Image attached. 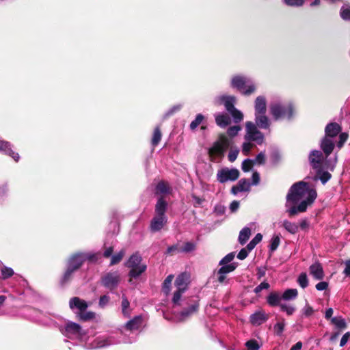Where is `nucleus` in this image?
I'll return each mask as SVG.
<instances>
[{
	"mask_svg": "<svg viewBox=\"0 0 350 350\" xmlns=\"http://www.w3.org/2000/svg\"><path fill=\"white\" fill-rule=\"evenodd\" d=\"M280 243V238L279 235H274L270 243V250L271 252H273L276 250V249L278 247Z\"/></svg>",
	"mask_w": 350,
	"mask_h": 350,
	"instance_id": "obj_48",
	"label": "nucleus"
},
{
	"mask_svg": "<svg viewBox=\"0 0 350 350\" xmlns=\"http://www.w3.org/2000/svg\"><path fill=\"white\" fill-rule=\"evenodd\" d=\"M297 282L299 285L302 288H305L308 285V280L307 278V275L306 273H301L297 279Z\"/></svg>",
	"mask_w": 350,
	"mask_h": 350,
	"instance_id": "obj_47",
	"label": "nucleus"
},
{
	"mask_svg": "<svg viewBox=\"0 0 350 350\" xmlns=\"http://www.w3.org/2000/svg\"><path fill=\"white\" fill-rule=\"evenodd\" d=\"M167 208V201L162 197L159 198L155 204V214L150 222L151 232H155L161 230L167 223V217L165 215Z\"/></svg>",
	"mask_w": 350,
	"mask_h": 350,
	"instance_id": "obj_5",
	"label": "nucleus"
},
{
	"mask_svg": "<svg viewBox=\"0 0 350 350\" xmlns=\"http://www.w3.org/2000/svg\"><path fill=\"white\" fill-rule=\"evenodd\" d=\"M286 326V322L284 319H282L280 321H278L277 323H275L273 326V331L274 333L277 336H282L283 334V332L284 330V327Z\"/></svg>",
	"mask_w": 350,
	"mask_h": 350,
	"instance_id": "obj_38",
	"label": "nucleus"
},
{
	"mask_svg": "<svg viewBox=\"0 0 350 350\" xmlns=\"http://www.w3.org/2000/svg\"><path fill=\"white\" fill-rule=\"evenodd\" d=\"M331 323L340 329H344L347 325L345 320L340 317L332 318Z\"/></svg>",
	"mask_w": 350,
	"mask_h": 350,
	"instance_id": "obj_44",
	"label": "nucleus"
},
{
	"mask_svg": "<svg viewBox=\"0 0 350 350\" xmlns=\"http://www.w3.org/2000/svg\"><path fill=\"white\" fill-rule=\"evenodd\" d=\"M268 315L263 310H258L250 316V322L253 325L258 326L268 320Z\"/></svg>",
	"mask_w": 350,
	"mask_h": 350,
	"instance_id": "obj_21",
	"label": "nucleus"
},
{
	"mask_svg": "<svg viewBox=\"0 0 350 350\" xmlns=\"http://www.w3.org/2000/svg\"><path fill=\"white\" fill-rule=\"evenodd\" d=\"M267 100L264 96H258L254 100V114L266 113Z\"/></svg>",
	"mask_w": 350,
	"mask_h": 350,
	"instance_id": "obj_26",
	"label": "nucleus"
},
{
	"mask_svg": "<svg viewBox=\"0 0 350 350\" xmlns=\"http://www.w3.org/2000/svg\"><path fill=\"white\" fill-rule=\"evenodd\" d=\"M121 310H122V315L124 317L128 318L130 317V314L131 312V309L130 308V303H129L128 299L125 296H122V297Z\"/></svg>",
	"mask_w": 350,
	"mask_h": 350,
	"instance_id": "obj_31",
	"label": "nucleus"
},
{
	"mask_svg": "<svg viewBox=\"0 0 350 350\" xmlns=\"http://www.w3.org/2000/svg\"><path fill=\"white\" fill-rule=\"evenodd\" d=\"M232 117L233 122L234 123H239L241 122L243 119V113L237 109V108H234L232 111L228 112Z\"/></svg>",
	"mask_w": 350,
	"mask_h": 350,
	"instance_id": "obj_39",
	"label": "nucleus"
},
{
	"mask_svg": "<svg viewBox=\"0 0 350 350\" xmlns=\"http://www.w3.org/2000/svg\"><path fill=\"white\" fill-rule=\"evenodd\" d=\"M252 164L253 160L250 159H245L241 165L242 170L245 172H249L252 168Z\"/></svg>",
	"mask_w": 350,
	"mask_h": 350,
	"instance_id": "obj_54",
	"label": "nucleus"
},
{
	"mask_svg": "<svg viewBox=\"0 0 350 350\" xmlns=\"http://www.w3.org/2000/svg\"><path fill=\"white\" fill-rule=\"evenodd\" d=\"M0 271L2 280H7L14 274V271L11 267L4 265L1 262H0Z\"/></svg>",
	"mask_w": 350,
	"mask_h": 350,
	"instance_id": "obj_30",
	"label": "nucleus"
},
{
	"mask_svg": "<svg viewBox=\"0 0 350 350\" xmlns=\"http://www.w3.org/2000/svg\"><path fill=\"white\" fill-rule=\"evenodd\" d=\"M203 119H204L203 115H202L201 113L198 114L196 116L195 120L191 122L190 129L191 130H194L195 129H196L201 124Z\"/></svg>",
	"mask_w": 350,
	"mask_h": 350,
	"instance_id": "obj_51",
	"label": "nucleus"
},
{
	"mask_svg": "<svg viewBox=\"0 0 350 350\" xmlns=\"http://www.w3.org/2000/svg\"><path fill=\"white\" fill-rule=\"evenodd\" d=\"M199 304L197 300H194L188 308L183 309L180 313V320L184 321L189 316L196 312L198 310Z\"/></svg>",
	"mask_w": 350,
	"mask_h": 350,
	"instance_id": "obj_24",
	"label": "nucleus"
},
{
	"mask_svg": "<svg viewBox=\"0 0 350 350\" xmlns=\"http://www.w3.org/2000/svg\"><path fill=\"white\" fill-rule=\"evenodd\" d=\"M247 350H259L260 346L255 340H250L245 343Z\"/></svg>",
	"mask_w": 350,
	"mask_h": 350,
	"instance_id": "obj_57",
	"label": "nucleus"
},
{
	"mask_svg": "<svg viewBox=\"0 0 350 350\" xmlns=\"http://www.w3.org/2000/svg\"><path fill=\"white\" fill-rule=\"evenodd\" d=\"M124 265L130 269L129 276L131 278H138L147 269V265L142 262V257L138 252L131 255Z\"/></svg>",
	"mask_w": 350,
	"mask_h": 350,
	"instance_id": "obj_8",
	"label": "nucleus"
},
{
	"mask_svg": "<svg viewBox=\"0 0 350 350\" xmlns=\"http://www.w3.org/2000/svg\"><path fill=\"white\" fill-rule=\"evenodd\" d=\"M341 126L336 122H331L327 124L325 128V136L328 138L336 139V137L340 133Z\"/></svg>",
	"mask_w": 350,
	"mask_h": 350,
	"instance_id": "obj_19",
	"label": "nucleus"
},
{
	"mask_svg": "<svg viewBox=\"0 0 350 350\" xmlns=\"http://www.w3.org/2000/svg\"><path fill=\"white\" fill-rule=\"evenodd\" d=\"M110 299L109 296L105 295L100 297L99 301H98V306L100 308H105L109 303Z\"/></svg>",
	"mask_w": 350,
	"mask_h": 350,
	"instance_id": "obj_62",
	"label": "nucleus"
},
{
	"mask_svg": "<svg viewBox=\"0 0 350 350\" xmlns=\"http://www.w3.org/2000/svg\"><path fill=\"white\" fill-rule=\"evenodd\" d=\"M280 307L281 310L285 312L288 315H292L295 311V308L292 305L281 304Z\"/></svg>",
	"mask_w": 350,
	"mask_h": 350,
	"instance_id": "obj_50",
	"label": "nucleus"
},
{
	"mask_svg": "<svg viewBox=\"0 0 350 350\" xmlns=\"http://www.w3.org/2000/svg\"><path fill=\"white\" fill-rule=\"evenodd\" d=\"M251 235V230L248 227L243 228L239 232V241L240 244L244 245Z\"/></svg>",
	"mask_w": 350,
	"mask_h": 350,
	"instance_id": "obj_33",
	"label": "nucleus"
},
{
	"mask_svg": "<svg viewBox=\"0 0 350 350\" xmlns=\"http://www.w3.org/2000/svg\"><path fill=\"white\" fill-rule=\"evenodd\" d=\"M221 267L215 272L217 277V281L220 284H226L228 283L227 274L232 272L237 267L236 262L230 263L229 265H219Z\"/></svg>",
	"mask_w": 350,
	"mask_h": 350,
	"instance_id": "obj_14",
	"label": "nucleus"
},
{
	"mask_svg": "<svg viewBox=\"0 0 350 350\" xmlns=\"http://www.w3.org/2000/svg\"><path fill=\"white\" fill-rule=\"evenodd\" d=\"M338 138L339 140L338 142H336V146L338 147V149H340L347 140L348 134L346 133H340Z\"/></svg>",
	"mask_w": 350,
	"mask_h": 350,
	"instance_id": "obj_53",
	"label": "nucleus"
},
{
	"mask_svg": "<svg viewBox=\"0 0 350 350\" xmlns=\"http://www.w3.org/2000/svg\"><path fill=\"white\" fill-rule=\"evenodd\" d=\"M298 295L297 290L295 288H289L286 290L282 295V299L284 300L295 299Z\"/></svg>",
	"mask_w": 350,
	"mask_h": 350,
	"instance_id": "obj_35",
	"label": "nucleus"
},
{
	"mask_svg": "<svg viewBox=\"0 0 350 350\" xmlns=\"http://www.w3.org/2000/svg\"><path fill=\"white\" fill-rule=\"evenodd\" d=\"M182 107L181 105H176L170 108L164 115V118H168L173 115L175 112L178 111Z\"/></svg>",
	"mask_w": 350,
	"mask_h": 350,
	"instance_id": "obj_63",
	"label": "nucleus"
},
{
	"mask_svg": "<svg viewBox=\"0 0 350 350\" xmlns=\"http://www.w3.org/2000/svg\"><path fill=\"white\" fill-rule=\"evenodd\" d=\"M89 305L87 301L80 299L78 297H74L69 301L70 308L75 311L78 318L83 321H88L92 319L95 317V313L90 311H86Z\"/></svg>",
	"mask_w": 350,
	"mask_h": 350,
	"instance_id": "obj_7",
	"label": "nucleus"
},
{
	"mask_svg": "<svg viewBox=\"0 0 350 350\" xmlns=\"http://www.w3.org/2000/svg\"><path fill=\"white\" fill-rule=\"evenodd\" d=\"M310 273L316 280H322L324 278V271L321 265L316 262L310 266Z\"/></svg>",
	"mask_w": 350,
	"mask_h": 350,
	"instance_id": "obj_27",
	"label": "nucleus"
},
{
	"mask_svg": "<svg viewBox=\"0 0 350 350\" xmlns=\"http://www.w3.org/2000/svg\"><path fill=\"white\" fill-rule=\"evenodd\" d=\"M237 185L242 191H247L250 190V183L246 178L241 179L239 181Z\"/></svg>",
	"mask_w": 350,
	"mask_h": 350,
	"instance_id": "obj_49",
	"label": "nucleus"
},
{
	"mask_svg": "<svg viewBox=\"0 0 350 350\" xmlns=\"http://www.w3.org/2000/svg\"><path fill=\"white\" fill-rule=\"evenodd\" d=\"M61 331L64 335L70 338L82 339L85 335L81 325L72 321L67 322L64 328L62 329Z\"/></svg>",
	"mask_w": 350,
	"mask_h": 350,
	"instance_id": "obj_10",
	"label": "nucleus"
},
{
	"mask_svg": "<svg viewBox=\"0 0 350 350\" xmlns=\"http://www.w3.org/2000/svg\"><path fill=\"white\" fill-rule=\"evenodd\" d=\"M143 323V318L142 316L138 315L129 320L124 326V332H133L139 330Z\"/></svg>",
	"mask_w": 350,
	"mask_h": 350,
	"instance_id": "obj_16",
	"label": "nucleus"
},
{
	"mask_svg": "<svg viewBox=\"0 0 350 350\" xmlns=\"http://www.w3.org/2000/svg\"><path fill=\"white\" fill-rule=\"evenodd\" d=\"M239 152V149L237 148L230 149L228 155V160L230 162H234L237 159Z\"/></svg>",
	"mask_w": 350,
	"mask_h": 350,
	"instance_id": "obj_55",
	"label": "nucleus"
},
{
	"mask_svg": "<svg viewBox=\"0 0 350 350\" xmlns=\"http://www.w3.org/2000/svg\"><path fill=\"white\" fill-rule=\"evenodd\" d=\"M190 275L187 272L179 274L176 280L175 286L178 289L186 291L187 285L189 282Z\"/></svg>",
	"mask_w": 350,
	"mask_h": 350,
	"instance_id": "obj_22",
	"label": "nucleus"
},
{
	"mask_svg": "<svg viewBox=\"0 0 350 350\" xmlns=\"http://www.w3.org/2000/svg\"><path fill=\"white\" fill-rule=\"evenodd\" d=\"M282 226L291 234H295L298 232L299 226L294 222H291L288 220H284L282 221Z\"/></svg>",
	"mask_w": 350,
	"mask_h": 350,
	"instance_id": "obj_32",
	"label": "nucleus"
},
{
	"mask_svg": "<svg viewBox=\"0 0 350 350\" xmlns=\"http://www.w3.org/2000/svg\"><path fill=\"white\" fill-rule=\"evenodd\" d=\"M340 17L345 21H350V5L344 4L340 8Z\"/></svg>",
	"mask_w": 350,
	"mask_h": 350,
	"instance_id": "obj_40",
	"label": "nucleus"
},
{
	"mask_svg": "<svg viewBox=\"0 0 350 350\" xmlns=\"http://www.w3.org/2000/svg\"><path fill=\"white\" fill-rule=\"evenodd\" d=\"M230 85L245 96H250L256 90V86L252 79L243 75L232 76Z\"/></svg>",
	"mask_w": 350,
	"mask_h": 350,
	"instance_id": "obj_6",
	"label": "nucleus"
},
{
	"mask_svg": "<svg viewBox=\"0 0 350 350\" xmlns=\"http://www.w3.org/2000/svg\"><path fill=\"white\" fill-rule=\"evenodd\" d=\"M0 152L11 157L15 161H18L20 156L11 148V144L8 142L0 140Z\"/></svg>",
	"mask_w": 350,
	"mask_h": 350,
	"instance_id": "obj_23",
	"label": "nucleus"
},
{
	"mask_svg": "<svg viewBox=\"0 0 350 350\" xmlns=\"http://www.w3.org/2000/svg\"><path fill=\"white\" fill-rule=\"evenodd\" d=\"M245 141H251L261 145L264 142L265 137L258 128L252 122H246L245 135L244 137Z\"/></svg>",
	"mask_w": 350,
	"mask_h": 350,
	"instance_id": "obj_9",
	"label": "nucleus"
},
{
	"mask_svg": "<svg viewBox=\"0 0 350 350\" xmlns=\"http://www.w3.org/2000/svg\"><path fill=\"white\" fill-rule=\"evenodd\" d=\"M241 129V128L239 125L232 126L228 129L227 133L230 137H234L238 134Z\"/></svg>",
	"mask_w": 350,
	"mask_h": 350,
	"instance_id": "obj_56",
	"label": "nucleus"
},
{
	"mask_svg": "<svg viewBox=\"0 0 350 350\" xmlns=\"http://www.w3.org/2000/svg\"><path fill=\"white\" fill-rule=\"evenodd\" d=\"M172 191V188L170 187L168 183L165 181H160L157 183L155 188V194L159 195L160 197H162L163 199V196L171 193Z\"/></svg>",
	"mask_w": 350,
	"mask_h": 350,
	"instance_id": "obj_25",
	"label": "nucleus"
},
{
	"mask_svg": "<svg viewBox=\"0 0 350 350\" xmlns=\"http://www.w3.org/2000/svg\"><path fill=\"white\" fill-rule=\"evenodd\" d=\"M321 150H312L308 155V161L310 165L316 171L329 170L333 171L337 163V154H334L333 159L328 158Z\"/></svg>",
	"mask_w": 350,
	"mask_h": 350,
	"instance_id": "obj_4",
	"label": "nucleus"
},
{
	"mask_svg": "<svg viewBox=\"0 0 350 350\" xmlns=\"http://www.w3.org/2000/svg\"><path fill=\"white\" fill-rule=\"evenodd\" d=\"M215 119L216 124L221 128H225L231 122L229 116L224 113H218L215 114Z\"/></svg>",
	"mask_w": 350,
	"mask_h": 350,
	"instance_id": "obj_28",
	"label": "nucleus"
},
{
	"mask_svg": "<svg viewBox=\"0 0 350 350\" xmlns=\"http://www.w3.org/2000/svg\"><path fill=\"white\" fill-rule=\"evenodd\" d=\"M236 103V97L230 95H221L216 96L214 98V103L216 105H224L225 109L228 112L232 111L234 108V104Z\"/></svg>",
	"mask_w": 350,
	"mask_h": 350,
	"instance_id": "obj_15",
	"label": "nucleus"
},
{
	"mask_svg": "<svg viewBox=\"0 0 350 350\" xmlns=\"http://www.w3.org/2000/svg\"><path fill=\"white\" fill-rule=\"evenodd\" d=\"M75 272V270L67 266L66 270L60 280V284L63 286L68 283L72 279Z\"/></svg>",
	"mask_w": 350,
	"mask_h": 350,
	"instance_id": "obj_34",
	"label": "nucleus"
},
{
	"mask_svg": "<svg viewBox=\"0 0 350 350\" xmlns=\"http://www.w3.org/2000/svg\"><path fill=\"white\" fill-rule=\"evenodd\" d=\"M92 255L86 253H77L72 255L67 262V266L75 270H78L86 259H92Z\"/></svg>",
	"mask_w": 350,
	"mask_h": 350,
	"instance_id": "obj_13",
	"label": "nucleus"
},
{
	"mask_svg": "<svg viewBox=\"0 0 350 350\" xmlns=\"http://www.w3.org/2000/svg\"><path fill=\"white\" fill-rule=\"evenodd\" d=\"M185 291V290H180L177 288V291L174 292L172 301L175 305H179V301L180 299L181 295Z\"/></svg>",
	"mask_w": 350,
	"mask_h": 350,
	"instance_id": "obj_59",
	"label": "nucleus"
},
{
	"mask_svg": "<svg viewBox=\"0 0 350 350\" xmlns=\"http://www.w3.org/2000/svg\"><path fill=\"white\" fill-rule=\"evenodd\" d=\"M270 113L275 120H287L293 118L295 109L290 101H284L281 99H275L270 104Z\"/></svg>",
	"mask_w": 350,
	"mask_h": 350,
	"instance_id": "obj_3",
	"label": "nucleus"
},
{
	"mask_svg": "<svg viewBox=\"0 0 350 350\" xmlns=\"http://www.w3.org/2000/svg\"><path fill=\"white\" fill-rule=\"evenodd\" d=\"M100 282L103 286L113 291L120 282V275L118 271L107 272L102 276Z\"/></svg>",
	"mask_w": 350,
	"mask_h": 350,
	"instance_id": "obj_11",
	"label": "nucleus"
},
{
	"mask_svg": "<svg viewBox=\"0 0 350 350\" xmlns=\"http://www.w3.org/2000/svg\"><path fill=\"white\" fill-rule=\"evenodd\" d=\"M282 296L276 292L271 293L267 297L268 304L272 307L280 306Z\"/></svg>",
	"mask_w": 350,
	"mask_h": 350,
	"instance_id": "obj_29",
	"label": "nucleus"
},
{
	"mask_svg": "<svg viewBox=\"0 0 350 350\" xmlns=\"http://www.w3.org/2000/svg\"><path fill=\"white\" fill-rule=\"evenodd\" d=\"M224 152L225 150L217 142L208 149V154L213 162H216L218 159H221L224 156Z\"/></svg>",
	"mask_w": 350,
	"mask_h": 350,
	"instance_id": "obj_18",
	"label": "nucleus"
},
{
	"mask_svg": "<svg viewBox=\"0 0 350 350\" xmlns=\"http://www.w3.org/2000/svg\"><path fill=\"white\" fill-rule=\"evenodd\" d=\"M262 235L260 233H258L256 236L250 241L247 244L246 248L248 251H252L255 246L262 241Z\"/></svg>",
	"mask_w": 350,
	"mask_h": 350,
	"instance_id": "obj_41",
	"label": "nucleus"
},
{
	"mask_svg": "<svg viewBox=\"0 0 350 350\" xmlns=\"http://www.w3.org/2000/svg\"><path fill=\"white\" fill-rule=\"evenodd\" d=\"M317 193L308 183L299 181L293 184L286 196V212L290 217L305 212L317 198Z\"/></svg>",
	"mask_w": 350,
	"mask_h": 350,
	"instance_id": "obj_1",
	"label": "nucleus"
},
{
	"mask_svg": "<svg viewBox=\"0 0 350 350\" xmlns=\"http://www.w3.org/2000/svg\"><path fill=\"white\" fill-rule=\"evenodd\" d=\"M283 2L288 6L299 8L304 5L305 0H283Z\"/></svg>",
	"mask_w": 350,
	"mask_h": 350,
	"instance_id": "obj_46",
	"label": "nucleus"
},
{
	"mask_svg": "<svg viewBox=\"0 0 350 350\" xmlns=\"http://www.w3.org/2000/svg\"><path fill=\"white\" fill-rule=\"evenodd\" d=\"M253 147V144L251 143V141H246L243 144L242 146V152L245 155L249 154L252 148Z\"/></svg>",
	"mask_w": 350,
	"mask_h": 350,
	"instance_id": "obj_58",
	"label": "nucleus"
},
{
	"mask_svg": "<svg viewBox=\"0 0 350 350\" xmlns=\"http://www.w3.org/2000/svg\"><path fill=\"white\" fill-rule=\"evenodd\" d=\"M234 252L228 254L219 261V265H229L230 263H232V261L234 258Z\"/></svg>",
	"mask_w": 350,
	"mask_h": 350,
	"instance_id": "obj_52",
	"label": "nucleus"
},
{
	"mask_svg": "<svg viewBox=\"0 0 350 350\" xmlns=\"http://www.w3.org/2000/svg\"><path fill=\"white\" fill-rule=\"evenodd\" d=\"M316 172V179H319L323 185L325 184L332 177L331 174L327 171H324V170Z\"/></svg>",
	"mask_w": 350,
	"mask_h": 350,
	"instance_id": "obj_36",
	"label": "nucleus"
},
{
	"mask_svg": "<svg viewBox=\"0 0 350 350\" xmlns=\"http://www.w3.org/2000/svg\"><path fill=\"white\" fill-rule=\"evenodd\" d=\"M336 142V139H333L326 137H323L322 138V139L320 142V147L323 152H324V154H325V156L329 157L331 154L334 148Z\"/></svg>",
	"mask_w": 350,
	"mask_h": 350,
	"instance_id": "obj_17",
	"label": "nucleus"
},
{
	"mask_svg": "<svg viewBox=\"0 0 350 350\" xmlns=\"http://www.w3.org/2000/svg\"><path fill=\"white\" fill-rule=\"evenodd\" d=\"M239 176V172L237 169L224 167L217 171V180L220 183H224L228 181H234Z\"/></svg>",
	"mask_w": 350,
	"mask_h": 350,
	"instance_id": "obj_12",
	"label": "nucleus"
},
{
	"mask_svg": "<svg viewBox=\"0 0 350 350\" xmlns=\"http://www.w3.org/2000/svg\"><path fill=\"white\" fill-rule=\"evenodd\" d=\"M125 250L122 249L118 253L115 254L114 255H112L111 257L110 265L112 266L118 264L122 260L123 257L125 255Z\"/></svg>",
	"mask_w": 350,
	"mask_h": 350,
	"instance_id": "obj_37",
	"label": "nucleus"
},
{
	"mask_svg": "<svg viewBox=\"0 0 350 350\" xmlns=\"http://www.w3.org/2000/svg\"><path fill=\"white\" fill-rule=\"evenodd\" d=\"M269 284L267 282H262L259 285H258L254 290V293L258 294L261 292L262 290H266L269 288Z\"/></svg>",
	"mask_w": 350,
	"mask_h": 350,
	"instance_id": "obj_61",
	"label": "nucleus"
},
{
	"mask_svg": "<svg viewBox=\"0 0 350 350\" xmlns=\"http://www.w3.org/2000/svg\"><path fill=\"white\" fill-rule=\"evenodd\" d=\"M254 120L255 122L254 123L258 128L262 129H269L270 120L267 116L266 113L254 114Z\"/></svg>",
	"mask_w": 350,
	"mask_h": 350,
	"instance_id": "obj_20",
	"label": "nucleus"
},
{
	"mask_svg": "<svg viewBox=\"0 0 350 350\" xmlns=\"http://www.w3.org/2000/svg\"><path fill=\"white\" fill-rule=\"evenodd\" d=\"M217 142L219 143L225 150L226 148L230 147L232 144L231 139H230L226 135H221Z\"/></svg>",
	"mask_w": 350,
	"mask_h": 350,
	"instance_id": "obj_43",
	"label": "nucleus"
},
{
	"mask_svg": "<svg viewBox=\"0 0 350 350\" xmlns=\"http://www.w3.org/2000/svg\"><path fill=\"white\" fill-rule=\"evenodd\" d=\"M136 340V336L127 337L123 331L111 333L96 337L88 347L89 349H97L107 347L111 345L124 343H132Z\"/></svg>",
	"mask_w": 350,
	"mask_h": 350,
	"instance_id": "obj_2",
	"label": "nucleus"
},
{
	"mask_svg": "<svg viewBox=\"0 0 350 350\" xmlns=\"http://www.w3.org/2000/svg\"><path fill=\"white\" fill-rule=\"evenodd\" d=\"M173 279H174V275H169L164 280L163 284V291H164V293L165 294L169 293V292L170 291L171 284H172Z\"/></svg>",
	"mask_w": 350,
	"mask_h": 350,
	"instance_id": "obj_45",
	"label": "nucleus"
},
{
	"mask_svg": "<svg viewBox=\"0 0 350 350\" xmlns=\"http://www.w3.org/2000/svg\"><path fill=\"white\" fill-rule=\"evenodd\" d=\"M196 245L192 242H187L181 248L180 251L183 252H190L195 250Z\"/></svg>",
	"mask_w": 350,
	"mask_h": 350,
	"instance_id": "obj_60",
	"label": "nucleus"
},
{
	"mask_svg": "<svg viewBox=\"0 0 350 350\" xmlns=\"http://www.w3.org/2000/svg\"><path fill=\"white\" fill-rule=\"evenodd\" d=\"M161 132L159 126L156 127L154 130L152 137V145L156 146L158 145L161 139Z\"/></svg>",
	"mask_w": 350,
	"mask_h": 350,
	"instance_id": "obj_42",
	"label": "nucleus"
},
{
	"mask_svg": "<svg viewBox=\"0 0 350 350\" xmlns=\"http://www.w3.org/2000/svg\"><path fill=\"white\" fill-rule=\"evenodd\" d=\"M265 162V153L261 152L256 157L255 159L253 160V163H258L259 165L264 164Z\"/></svg>",
	"mask_w": 350,
	"mask_h": 350,
	"instance_id": "obj_64",
	"label": "nucleus"
}]
</instances>
